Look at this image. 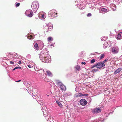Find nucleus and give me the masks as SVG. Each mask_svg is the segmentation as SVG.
Instances as JSON below:
<instances>
[{
    "mask_svg": "<svg viewBox=\"0 0 122 122\" xmlns=\"http://www.w3.org/2000/svg\"><path fill=\"white\" fill-rule=\"evenodd\" d=\"M50 56L47 52L43 53H41L40 58L42 62L48 63L50 61L48 58Z\"/></svg>",
    "mask_w": 122,
    "mask_h": 122,
    "instance_id": "obj_1",
    "label": "nucleus"
},
{
    "mask_svg": "<svg viewBox=\"0 0 122 122\" xmlns=\"http://www.w3.org/2000/svg\"><path fill=\"white\" fill-rule=\"evenodd\" d=\"M38 5V3L36 1H34L31 7L33 10L35 9L36 10L35 12H34V13H36L37 10Z\"/></svg>",
    "mask_w": 122,
    "mask_h": 122,
    "instance_id": "obj_2",
    "label": "nucleus"
},
{
    "mask_svg": "<svg viewBox=\"0 0 122 122\" xmlns=\"http://www.w3.org/2000/svg\"><path fill=\"white\" fill-rule=\"evenodd\" d=\"M25 13L26 14H27V16L30 17H31L33 15V13L32 11L30 10H27L26 11Z\"/></svg>",
    "mask_w": 122,
    "mask_h": 122,
    "instance_id": "obj_3",
    "label": "nucleus"
},
{
    "mask_svg": "<svg viewBox=\"0 0 122 122\" xmlns=\"http://www.w3.org/2000/svg\"><path fill=\"white\" fill-rule=\"evenodd\" d=\"M112 51L114 54H116L118 52L119 48L117 46H114L112 48Z\"/></svg>",
    "mask_w": 122,
    "mask_h": 122,
    "instance_id": "obj_4",
    "label": "nucleus"
},
{
    "mask_svg": "<svg viewBox=\"0 0 122 122\" xmlns=\"http://www.w3.org/2000/svg\"><path fill=\"white\" fill-rule=\"evenodd\" d=\"M105 64L102 61H100L98 62L96 64L97 68H101L105 66Z\"/></svg>",
    "mask_w": 122,
    "mask_h": 122,
    "instance_id": "obj_5",
    "label": "nucleus"
},
{
    "mask_svg": "<svg viewBox=\"0 0 122 122\" xmlns=\"http://www.w3.org/2000/svg\"><path fill=\"white\" fill-rule=\"evenodd\" d=\"M101 110L99 108H96L92 110L93 113H97L101 112Z\"/></svg>",
    "mask_w": 122,
    "mask_h": 122,
    "instance_id": "obj_6",
    "label": "nucleus"
},
{
    "mask_svg": "<svg viewBox=\"0 0 122 122\" xmlns=\"http://www.w3.org/2000/svg\"><path fill=\"white\" fill-rule=\"evenodd\" d=\"M80 104L82 106H85L87 103V102L84 99H82L80 100Z\"/></svg>",
    "mask_w": 122,
    "mask_h": 122,
    "instance_id": "obj_7",
    "label": "nucleus"
},
{
    "mask_svg": "<svg viewBox=\"0 0 122 122\" xmlns=\"http://www.w3.org/2000/svg\"><path fill=\"white\" fill-rule=\"evenodd\" d=\"M55 81L56 84L59 87H60L63 84L61 81L58 80H56Z\"/></svg>",
    "mask_w": 122,
    "mask_h": 122,
    "instance_id": "obj_8",
    "label": "nucleus"
},
{
    "mask_svg": "<svg viewBox=\"0 0 122 122\" xmlns=\"http://www.w3.org/2000/svg\"><path fill=\"white\" fill-rule=\"evenodd\" d=\"M116 38L118 39L122 38V33L121 32L118 33V35L116 36Z\"/></svg>",
    "mask_w": 122,
    "mask_h": 122,
    "instance_id": "obj_9",
    "label": "nucleus"
},
{
    "mask_svg": "<svg viewBox=\"0 0 122 122\" xmlns=\"http://www.w3.org/2000/svg\"><path fill=\"white\" fill-rule=\"evenodd\" d=\"M122 70V68H119L115 70L114 72V75H116L118 73L120 72Z\"/></svg>",
    "mask_w": 122,
    "mask_h": 122,
    "instance_id": "obj_10",
    "label": "nucleus"
},
{
    "mask_svg": "<svg viewBox=\"0 0 122 122\" xmlns=\"http://www.w3.org/2000/svg\"><path fill=\"white\" fill-rule=\"evenodd\" d=\"M60 87L61 88V90L62 91H65L66 89V86L63 84L60 86Z\"/></svg>",
    "mask_w": 122,
    "mask_h": 122,
    "instance_id": "obj_11",
    "label": "nucleus"
},
{
    "mask_svg": "<svg viewBox=\"0 0 122 122\" xmlns=\"http://www.w3.org/2000/svg\"><path fill=\"white\" fill-rule=\"evenodd\" d=\"M47 75L49 76L52 77V73L49 70H47L46 71Z\"/></svg>",
    "mask_w": 122,
    "mask_h": 122,
    "instance_id": "obj_12",
    "label": "nucleus"
},
{
    "mask_svg": "<svg viewBox=\"0 0 122 122\" xmlns=\"http://www.w3.org/2000/svg\"><path fill=\"white\" fill-rule=\"evenodd\" d=\"M107 11V9L104 8H102L101 9V13H106Z\"/></svg>",
    "mask_w": 122,
    "mask_h": 122,
    "instance_id": "obj_13",
    "label": "nucleus"
},
{
    "mask_svg": "<svg viewBox=\"0 0 122 122\" xmlns=\"http://www.w3.org/2000/svg\"><path fill=\"white\" fill-rule=\"evenodd\" d=\"M49 113L48 112H46V114L44 113V115L45 116V118L47 119V118L46 117H47L49 116Z\"/></svg>",
    "mask_w": 122,
    "mask_h": 122,
    "instance_id": "obj_14",
    "label": "nucleus"
},
{
    "mask_svg": "<svg viewBox=\"0 0 122 122\" xmlns=\"http://www.w3.org/2000/svg\"><path fill=\"white\" fill-rule=\"evenodd\" d=\"M56 103L60 107H61L62 106V105L61 103L58 101H56Z\"/></svg>",
    "mask_w": 122,
    "mask_h": 122,
    "instance_id": "obj_15",
    "label": "nucleus"
},
{
    "mask_svg": "<svg viewBox=\"0 0 122 122\" xmlns=\"http://www.w3.org/2000/svg\"><path fill=\"white\" fill-rule=\"evenodd\" d=\"M107 37H101V40L102 41H105L107 40Z\"/></svg>",
    "mask_w": 122,
    "mask_h": 122,
    "instance_id": "obj_16",
    "label": "nucleus"
},
{
    "mask_svg": "<svg viewBox=\"0 0 122 122\" xmlns=\"http://www.w3.org/2000/svg\"><path fill=\"white\" fill-rule=\"evenodd\" d=\"M33 36L31 35H28L27 36V38L29 39H32Z\"/></svg>",
    "mask_w": 122,
    "mask_h": 122,
    "instance_id": "obj_17",
    "label": "nucleus"
},
{
    "mask_svg": "<svg viewBox=\"0 0 122 122\" xmlns=\"http://www.w3.org/2000/svg\"><path fill=\"white\" fill-rule=\"evenodd\" d=\"M82 93H79L78 94L76 95V97H82Z\"/></svg>",
    "mask_w": 122,
    "mask_h": 122,
    "instance_id": "obj_18",
    "label": "nucleus"
},
{
    "mask_svg": "<svg viewBox=\"0 0 122 122\" xmlns=\"http://www.w3.org/2000/svg\"><path fill=\"white\" fill-rule=\"evenodd\" d=\"M52 39V38L51 37H49L48 38V41L49 42H50L51 41V40Z\"/></svg>",
    "mask_w": 122,
    "mask_h": 122,
    "instance_id": "obj_19",
    "label": "nucleus"
},
{
    "mask_svg": "<svg viewBox=\"0 0 122 122\" xmlns=\"http://www.w3.org/2000/svg\"><path fill=\"white\" fill-rule=\"evenodd\" d=\"M105 54H102L100 56V59H102L104 57V56Z\"/></svg>",
    "mask_w": 122,
    "mask_h": 122,
    "instance_id": "obj_20",
    "label": "nucleus"
},
{
    "mask_svg": "<svg viewBox=\"0 0 122 122\" xmlns=\"http://www.w3.org/2000/svg\"><path fill=\"white\" fill-rule=\"evenodd\" d=\"M88 95V94H82L81 96H82L84 97H86Z\"/></svg>",
    "mask_w": 122,
    "mask_h": 122,
    "instance_id": "obj_21",
    "label": "nucleus"
},
{
    "mask_svg": "<svg viewBox=\"0 0 122 122\" xmlns=\"http://www.w3.org/2000/svg\"><path fill=\"white\" fill-rule=\"evenodd\" d=\"M76 69L77 70H78V71H80V67L78 66H77L76 67Z\"/></svg>",
    "mask_w": 122,
    "mask_h": 122,
    "instance_id": "obj_22",
    "label": "nucleus"
},
{
    "mask_svg": "<svg viewBox=\"0 0 122 122\" xmlns=\"http://www.w3.org/2000/svg\"><path fill=\"white\" fill-rule=\"evenodd\" d=\"M98 69H94L92 70V71L93 72L94 71L96 72L97 71Z\"/></svg>",
    "mask_w": 122,
    "mask_h": 122,
    "instance_id": "obj_23",
    "label": "nucleus"
},
{
    "mask_svg": "<svg viewBox=\"0 0 122 122\" xmlns=\"http://www.w3.org/2000/svg\"><path fill=\"white\" fill-rule=\"evenodd\" d=\"M91 63H94L95 62V60L94 59H93L92 60H91Z\"/></svg>",
    "mask_w": 122,
    "mask_h": 122,
    "instance_id": "obj_24",
    "label": "nucleus"
},
{
    "mask_svg": "<svg viewBox=\"0 0 122 122\" xmlns=\"http://www.w3.org/2000/svg\"><path fill=\"white\" fill-rule=\"evenodd\" d=\"M108 60V59L107 58L105 59V60H104L103 61V63H105Z\"/></svg>",
    "mask_w": 122,
    "mask_h": 122,
    "instance_id": "obj_25",
    "label": "nucleus"
},
{
    "mask_svg": "<svg viewBox=\"0 0 122 122\" xmlns=\"http://www.w3.org/2000/svg\"><path fill=\"white\" fill-rule=\"evenodd\" d=\"M87 16L88 17L91 16H92V14L91 13H88L87 14Z\"/></svg>",
    "mask_w": 122,
    "mask_h": 122,
    "instance_id": "obj_26",
    "label": "nucleus"
},
{
    "mask_svg": "<svg viewBox=\"0 0 122 122\" xmlns=\"http://www.w3.org/2000/svg\"><path fill=\"white\" fill-rule=\"evenodd\" d=\"M38 45L37 43H36L34 45V47L35 48H37L38 47Z\"/></svg>",
    "mask_w": 122,
    "mask_h": 122,
    "instance_id": "obj_27",
    "label": "nucleus"
},
{
    "mask_svg": "<svg viewBox=\"0 0 122 122\" xmlns=\"http://www.w3.org/2000/svg\"><path fill=\"white\" fill-rule=\"evenodd\" d=\"M20 5V3H18L16 4V7H18Z\"/></svg>",
    "mask_w": 122,
    "mask_h": 122,
    "instance_id": "obj_28",
    "label": "nucleus"
},
{
    "mask_svg": "<svg viewBox=\"0 0 122 122\" xmlns=\"http://www.w3.org/2000/svg\"><path fill=\"white\" fill-rule=\"evenodd\" d=\"M28 66L30 68H32L33 67V66H31L30 65H28Z\"/></svg>",
    "mask_w": 122,
    "mask_h": 122,
    "instance_id": "obj_29",
    "label": "nucleus"
},
{
    "mask_svg": "<svg viewBox=\"0 0 122 122\" xmlns=\"http://www.w3.org/2000/svg\"><path fill=\"white\" fill-rule=\"evenodd\" d=\"M49 29H50V30H51L52 29V27H51L48 28Z\"/></svg>",
    "mask_w": 122,
    "mask_h": 122,
    "instance_id": "obj_30",
    "label": "nucleus"
},
{
    "mask_svg": "<svg viewBox=\"0 0 122 122\" xmlns=\"http://www.w3.org/2000/svg\"><path fill=\"white\" fill-rule=\"evenodd\" d=\"M42 15L41 16V18L42 19H44V14H41Z\"/></svg>",
    "mask_w": 122,
    "mask_h": 122,
    "instance_id": "obj_31",
    "label": "nucleus"
},
{
    "mask_svg": "<svg viewBox=\"0 0 122 122\" xmlns=\"http://www.w3.org/2000/svg\"><path fill=\"white\" fill-rule=\"evenodd\" d=\"M10 64H13L14 63V62L13 61H10Z\"/></svg>",
    "mask_w": 122,
    "mask_h": 122,
    "instance_id": "obj_32",
    "label": "nucleus"
},
{
    "mask_svg": "<svg viewBox=\"0 0 122 122\" xmlns=\"http://www.w3.org/2000/svg\"><path fill=\"white\" fill-rule=\"evenodd\" d=\"M86 64V63L85 62H82L81 63V64H84V65H85Z\"/></svg>",
    "mask_w": 122,
    "mask_h": 122,
    "instance_id": "obj_33",
    "label": "nucleus"
},
{
    "mask_svg": "<svg viewBox=\"0 0 122 122\" xmlns=\"http://www.w3.org/2000/svg\"><path fill=\"white\" fill-rule=\"evenodd\" d=\"M21 61H20L18 62V64H21Z\"/></svg>",
    "mask_w": 122,
    "mask_h": 122,
    "instance_id": "obj_34",
    "label": "nucleus"
},
{
    "mask_svg": "<svg viewBox=\"0 0 122 122\" xmlns=\"http://www.w3.org/2000/svg\"><path fill=\"white\" fill-rule=\"evenodd\" d=\"M57 13H56V14L55 15V17H57Z\"/></svg>",
    "mask_w": 122,
    "mask_h": 122,
    "instance_id": "obj_35",
    "label": "nucleus"
},
{
    "mask_svg": "<svg viewBox=\"0 0 122 122\" xmlns=\"http://www.w3.org/2000/svg\"><path fill=\"white\" fill-rule=\"evenodd\" d=\"M19 0V1L21 2H22V1H24V0Z\"/></svg>",
    "mask_w": 122,
    "mask_h": 122,
    "instance_id": "obj_36",
    "label": "nucleus"
},
{
    "mask_svg": "<svg viewBox=\"0 0 122 122\" xmlns=\"http://www.w3.org/2000/svg\"><path fill=\"white\" fill-rule=\"evenodd\" d=\"M21 81V80H19L18 81H15V82H20Z\"/></svg>",
    "mask_w": 122,
    "mask_h": 122,
    "instance_id": "obj_37",
    "label": "nucleus"
},
{
    "mask_svg": "<svg viewBox=\"0 0 122 122\" xmlns=\"http://www.w3.org/2000/svg\"><path fill=\"white\" fill-rule=\"evenodd\" d=\"M96 66L97 67V66H96V64H95L94 65H93V67H95Z\"/></svg>",
    "mask_w": 122,
    "mask_h": 122,
    "instance_id": "obj_38",
    "label": "nucleus"
},
{
    "mask_svg": "<svg viewBox=\"0 0 122 122\" xmlns=\"http://www.w3.org/2000/svg\"><path fill=\"white\" fill-rule=\"evenodd\" d=\"M17 69L19 68V69H21V67H17Z\"/></svg>",
    "mask_w": 122,
    "mask_h": 122,
    "instance_id": "obj_39",
    "label": "nucleus"
},
{
    "mask_svg": "<svg viewBox=\"0 0 122 122\" xmlns=\"http://www.w3.org/2000/svg\"><path fill=\"white\" fill-rule=\"evenodd\" d=\"M15 68L16 69H17V67H15Z\"/></svg>",
    "mask_w": 122,
    "mask_h": 122,
    "instance_id": "obj_40",
    "label": "nucleus"
},
{
    "mask_svg": "<svg viewBox=\"0 0 122 122\" xmlns=\"http://www.w3.org/2000/svg\"><path fill=\"white\" fill-rule=\"evenodd\" d=\"M15 68H14V69H13V71H14V70H15Z\"/></svg>",
    "mask_w": 122,
    "mask_h": 122,
    "instance_id": "obj_41",
    "label": "nucleus"
}]
</instances>
